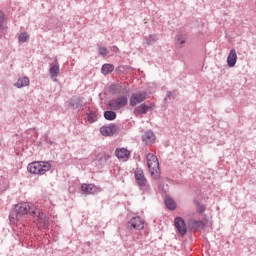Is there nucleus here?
<instances>
[{
	"mask_svg": "<svg viewBox=\"0 0 256 256\" xmlns=\"http://www.w3.org/2000/svg\"><path fill=\"white\" fill-rule=\"evenodd\" d=\"M34 209L35 208H32L27 202L19 203L10 212V219L13 221H19L23 215H31V211H34Z\"/></svg>",
	"mask_w": 256,
	"mask_h": 256,
	"instance_id": "1",
	"label": "nucleus"
},
{
	"mask_svg": "<svg viewBox=\"0 0 256 256\" xmlns=\"http://www.w3.org/2000/svg\"><path fill=\"white\" fill-rule=\"evenodd\" d=\"M27 169L32 175H45L51 170V163L45 161H35L28 164Z\"/></svg>",
	"mask_w": 256,
	"mask_h": 256,
	"instance_id": "2",
	"label": "nucleus"
},
{
	"mask_svg": "<svg viewBox=\"0 0 256 256\" xmlns=\"http://www.w3.org/2000/svg\"><path fill=\"white\" fill-rule=\"evenodd\" d=\"M135 181L142 193H151V185H149V181L147 177H145V172L143 169L136 168L134 171Z\"/></svg>",
	"mask_w": 256,
	"mask_h": 256,
	"instance_id": "3",
	"label": "nucleus"
},
{
	"mask_svg": "<svg viewBox=\"0 0 256 256\" xmlns=\"http://www.w3.org/2000/svg\"><path fill=\"white\" fill-rule=\"evenodd\" d=\"M146 159L151 177L154 179H159V177H161V169L159 168V160L157 159V156L149 153L146 156Z\"/></svg>",
	"mask_w": 256,
	"mask_h": 256,
	"instance_id": "4",
	"label": "nucleus"
},
{
	"mask_svg": "<svg viewBox=\"0 0 256 256\" xmlns=\"http://www.w3.org/2000/svg\"><path fill=\"white\" fill-rule=\"evenodd\" d=\"M127 103H129L127 96H120L117 99L110 100L108 105L113 109V111H119V109L126 107Z\"/></svg>",
	"mask_w": 256,
	"mask_h": 256,
	"instance_id": "5",
	"label": "nucleus"
},
{
	"mask_svg": "<svg viewBox=\"0 0 256 256\" xmlns=\"http://www.w3.org/2000/svg\"><path fill=\"white\" fill-rule=\"evenodd\" d=\"M31 217H36L41 227L49 225V218L39 208H34V210H31Z\"/></svg>",
	"mask_w": 256,
	"mask_h": 256,
	"instance_id": "6",
	"label": "nucleus"
},
{
	"mask_svg": "<svg viewBox=\"0 0 256 256\" xmlns=\"http://www.w3.org/2000/svg\"><path fill=\"white\" fill-rule=\"evenodd\" d=\"M128 229H135L136 231H141V229H145V222L143 221V218L140 216L132 217L128 224Z\"/></svg>",
	"mask_w": 256,
	"mask_h": 256,
	"instance_id": "7",
	"label": "nucleus"
},
{
	"mask_svg": "<svg viewBox=\"0 0 256 256\" xmlns=\"http://www.w3.org/2000/svg\"><path fill=\"white\" fill-rule=\"evenodd\" d=\"M147 99V92L140 91L137 93H133L130 97V106L136 107V105H139V103H143Z\"/></svg>",
	"mask_w": 256,
	"mask_h": 256,
	"instance_id": "8",
	"label": "nucleus"
},
{
	"mask_svg": "<svg viewBox=\"0 0 256 256\" xmlns=\"http://www.w3.org/2000/svg\"><path fill=\"white\" fill-rule=\"evenodd\" d=\"M174 225L180 235H187V224H185V220H183V218L176 217Z\"/></svg>",
	"mask_w": 256,
	"mask_h": 256,
	"instance_id": "9",
	"label": "nucleus"
},
{
	"mask_svg": "<svg viewBox=\"0 0 256 256\" xmlns=\"http://www.w3.org/2000/svg\"><path fill=\"white\" fill-rule=\"evenodd\" d=\"M100 133L104 137H111V135H115V133H117V126H115V124H109L108 126H102L100 128Z\"/></svg>",
	"mask_w": 256,
	"mask_h": 256,
	"instance_id": "10",
	"label": "nucleus"
},
{
	"mask_svg": "<svg viewBox=\"0 0 256 256\" xmlns=\"http://www.w3.org/2000/svg\"><path fill=\"white\" fill-rule=\"evenodd\" d=\"M81 189L86 195H97L101 190L95 184H82Z\"/></svg>",
	"mask_w": 256,
	"mask_h": 256,
	"instance_id": "11",
	"label": "nucleus"
},
{
	"mask_svg": "<svg viewBox=\"0 0 256 256\" xmlns=\"http://www.w3.org/2000/svg\"><path fill=\"white\" fill-rule=\"evenodd\" d=\"M151 109H153L152 106H147L145 103H143L134 109V114L135 115H146V113L151 111Z\"/></svg>",
	"mask_w": 256,
	"mask_h": 256,
	"instance_id": "12",
	"label": "nucleus"
},
{
	"mask_svg": "<svg viewBox=\"0 0 256 256\" xmlns=\"http://www.w3.org/2000/svg\"><path fill=\"white\" fill-rule=\"evenodd\" d=\"M228 67H233L237 64V51L235 49H231L230 53L227 57Z\"/></svg>",
	"mask_w": 256,
	"mask_h": 256,
	"instance_id": "13",
	"label": "nucleus"
},
{
	"mask_svg": "<svg viewBox=\"0 0 256 256\" xmlns=\"http://www.w3.org/2000/svg\"><path fill=\"white\" fill-rule=\"evenodd\" d=\"M115 155L118 159H128L131 157V152L125 148H117L115 151Z\"/></svg>",
	"mask_w": 256,
	"mask_h": 256,
	"instance_id": "14",
	"label": "nucleus"
},
{
	"mask_svg": "<svg viewBox=\"0 0 256 256\" xmlns=\"http://www.w3.org/2000/svg\"><path fill=\"white\" fill-rule=\"evenodd\" d=\"M69 105L72 109H81L83 107V100L74 96L69 100Z\"/></svg>",
	"mask_w": 256,
	"mask_h": 256,
	"instance_id": "15",
	"label": "nucleus"
},
{
	"mask_svg": "<svg viewBox=\"0 0 256 256\" xmlns=\"http://www.w3.org/2000/svg\"><path fill=\"white\" fill-rule=\"evenodd\" d=\"M142 141L143 143H146V145H151V143L155 141V134L153 131L145 132V134L142 136Z\"/></svg>",
	"mask_w": 256,
	"mask_h": 256,
	"instance_id": "16",
	"label": "nucleus"
},
{
	"mask_svg": "<svg viewBox=\"0 0 256 256\" xmlns=\"http://www.w3.org/2000/svg\"><path fill=\"white\" fill-rule=\"evenodd\" d=\"M29 83V77L24 76L17 80V82L14 84V87H17V89H22V87H29Z\"/></svg>",
	"mask_w": 256,
	"mask_h": 256,
	"instance_id": "17",
	"label": "nucleus"
},
{
	"mask_svg": "<svg viewBox=\"0 0 256 256\" xmlns=\"http://www.w3.org/2000/svg\"><path fill=\"white\" fill-rule=\"evenodd\" d=\"M109 159H111V156L105 153H99L96 156V161L99 163V165H101V167H103L107 161H109Z\"/></svg>",
	"mask_w": 256,
	"mask_h": 256,
	"instance_id": "18",
	"label": "nucleus"
},
{
	"mask_svg": "<svg viewBox=\"0 0 256 256\" xmlns=\"http://www.w3.org/2000/svg\"><path fill=\"white\" fill-rule=\"evenodd\" d=\"M189 227L191 229H204L205 228V223L201 220H190L189 221Z\"/></svg>",
	"mask_w": 256,
	"mask_h": 256,
	"instance_id": "19",
	"label": "nucleus"
},
{
	"mask_svg": "<svg viewBox=\"0 0 256 256\" xmlns=\"http://www.w3.org/2000/svg\"><path fill=\"white\" fill-rule=\"evenodd\" d=\"M115 71V66L113 64H104L101 68V73L103 75H109L110 73H113Z\"/></svg>",
	"mask_w": 256,
	"mask_h": 256,
	"instance_id": "20",
	"label": "nucleus"
},
{
	"mask_svg": "<svg viewBox=\"0 0 256 256\" xmlns=\"http://www.w3.org/2000/svg\"><path fill=\"white\" fill-rule=\"evenodd\" d=\"M165 205L167 209H169L170 211H175V209H177V204L175 203V200H173L172 198L167 197L165 199Z\"/></svg>",
	"mask_w": 256,
	"mask_h": 256,
	"instance_id": "21",
	"label": "nucleus"
},
{
	"mask_svg": "<svg viewBox=\"0 0 256 256\" xmlns=\"http://www.w3.org/2000/svg\"><path fill=\"white\" fill-rule=\"evenodd\" d=\"M104 119L107 121H115L117 119V113L113 110H108L104 112Z\"/></svg>",
	"mask_w": 256,
	"mask_h": 256,
	"instance_id": "22",
	"label": "nucleus"
},
{
	"mask_svg": "<svg viewBox=\"0 0 256 256\" xmlns=\"http://www.w3.org/2000/svg\"><path fill=\"white\" fill-rule=\"evenodd\" d=\"M159 38L157 37L156 34H151L149 36L145 37L146 45H155Z\"/></svg>",
	"mask_w": 256,
	"mask_h": 256,
	"instance_id": "23",
	"label": "nucleus"
},
{
	"mask_svg": "<svg viewBox=\"0 0 256 256\" xmlns=\"http://www.w3.org/2000/svg\"><path fill=\"white\" fill-rule=\"evenodd\" d=\"M59 62L56 60V64L49 69L50 77H57L59 75Z\"/></svg>",
	"mask_w": 256,
	"mask_h": 256,
	"instance_id": "24",
	"label": "nucleus"
},
{
	"mask_svg": "<svg viewBox=\"0 0 256 256\" xmlns=\"http://www.w3.org/2000/svg\"><path fill=\"white\" fill-rule=\"evenodd\" d=\"M176 41L179 45H185V41H187V36L179 33L176 35Z\"/></svg>",
	"mask_w": 256,
	"mask_h": 256,
	"instance_id": "25",
	"label": "nucleus"
},
{
	"mask_svg": "<svg viewBox=\"0 0 256 256\" xmlns=\"http://www.w3.org/2000/svg\"><path fill=\"white\" fill-rule=\"evenodd\" d=\"M88 123H95L97 121V114L93 111L87 114Z\"/></svg>",
	"mask_w": 256,
	"mask_h": 256,
	"instance_id": "26",
	"label": "nucleus"
},
{
	"mask_svg": "<svg viewBox=\"0 0 256 256\" xmlns=\"http://www.w3.org/2000/svg\"><path fill=\"white\" fill-rule=\"evenodd\" d=\"M175 97H177V91H168L164 101H171V99H175Z\"/></svg>",
	"mask_w": 256,
	"mask_h": 256,
	"instance_id": "27",
	"label": "nucleus"
},
{
	"mask_svg": "<svg viewBox=\"0 0 256 256\" xmlns=\"http://www.w3.org/2000/svg\"><path fill=\"white\" fill-rule=\"evenodd\" d=\"M98 53L102 57H106V55L109 54V50L107 49V47L100 46V47H98Z\"/></svg>",
	"mask_w": 256,
	"mask_h": 256,
	"instance_id": "28",
	"label": "nucleus"
},
{
	"mask_svg": "<svg viewBox=\"0 0 256 256\" xmlns=\"http://www.w3.org/2000/svg\"><path fill=\"white\" fill-rule=\"evenodd\" d=\"M27 39H29V35L27 33H21L18 37L20 43H26Z\"/></svg>",
	"mask_w": 256,
	"mask_h": 256,
	"instance_id": "29",
	"label": "nucleus"
},
{
	"mask_svg": "<svg viewBox=\"0 0 256 256\" xmlns=\"http://www.w3.org/2000/svg\"><path fill=\"white\" fill-rule=\"evenodd\" d=\"M3 23H5V14L0 10V30L3 29Z\"/></svg>",
	"mask_w": 256,
	"mask_h": 256,
	"instance_id": "30",
	"label": "nucleus"
},
{
	"mask_svg": "<svg viewBox=\"0 0 256 256\" xmlns=\"http://www.w3.org/2000/svg\"><path fill=\"white\" fill-rule=\"evenodd\" d=\"M205 209H206L205 205H203L201 203L197 204V211H198V213H205Z\"/></svg>",
	"mask_w": 256,
	"mask_h": 256,
	"instance_id": "31",
	"label": "nucleus"
}]
</instances>
